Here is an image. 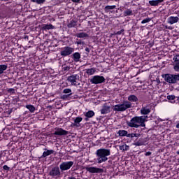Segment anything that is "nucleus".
<instances>
[{"mask_svg": "<svg viewBox=\"0 0 179 179\" xmlns=\"http://www.w3.org/2000/svg\"><path fill=\"white\" fill-rule=\"evenodd\" d=\"M146 117L145 116H135L130 120V121L127 122V126L130 128H139L140 127H146Z\"/></svg>", "mask_w": 179, "mask_h": 179, "instance_id": "obj_1", "label": "nucleus"}, {"mask_svg": "<svg viewBox=\"0 0 179 179\" xmlns=\"http://www.w3.org/2000/svg\"><path fill=\"white\" fill-rule=\"evenodd\" d=\"M110 155H111V151L110 150V149H106V148L98 149L96 151L97 163H99V164H101V163H106V162L108 160V158L107 157L110 156Z\"/></svg>", "mask_w": 179, "mask_h": 179, "instance_id": "obj_2", "label": "nucleus"}, {"mask_svg": "<svg viewBox=\"0 0 179 179\" xmlns=\"http://www.w3.org/2000/svg\"><path fill=\"white\" fill-rule=\"evenodd\" d=\"M132 107V103L128 101H124L122 103H119L113 106V110L115 113H122L127 111L128 108Z\"/></svg>", "mask_w": 179, "mask_h": 179, "instance_id": "obj_3", "label": "nucleus"}, {"mask_svg": "<svg viewBox=\"0 0 179 179\" xmlns=\"http://www.w3.org/2000/svg\"><path fill=\"white\" fill-rule=\"evenodd\" d=\"M117 134L121 137L127 136V138H130L131 141H138V138L141 136L139 133H129L127 130H119Z\"/></svg>", "mask_w": 179, "mask_h": 179, "instance_id": "obj_4", "label": "nucleus"}, {"mask_svg": "<svg viewBox=\"0 0 179 179\" xmlns=\"http://www.w3.org/2000/svg\"><path fill=\"white\" fill-rule=\"evenodd\" d=\"M162 77L164 79L165 82L171 85L179 82V74H162Z\"/></svg>", "mask_w": 179, "mask_h": 179, "instance_id": "obj_5", "label": "nucleus"}, {"mask_svg": "<svg viewBox=\"0 0 179 179\" xmlns=\"http://www.w3.org/2000/svg\"><path fill=\"white\" fill-rule=\"evenodd\" d=\"M80 77L79 74H73L68 77L67 80L70 83H71L72 86H79L80 83H79V80Z\"/></svg>", "mask_w": 179, "mask_h": 179, "instance_id": "obj_6", "label": "nucleus"}, {"mask_svg": "<svg viewBox=\"0 0 179 179\" xmlns=\"http://www.w3.org/2000/svg\"><path fill=\"white\" fill-rule=\"evenodd\" d=\"M73 51H75V49L73 48L65 46L62 48L60 55H62V57H68L71 55L72 52H73Z\"/></svg>", "mask_w": 179, "mask_h": 179, "instance_id": "obj_7", "label": "nucleus"}, {"mask_svg": "<svg viewBox=\"0 0 179 179\" xmlns=\"http://www.w3.org/2000/svg\"><path fill=\"white\" fill-rule=\"evenodd\" d=\"M91 83L93 85H99L100 83H104L106 82V78H104V76H94L91 80Z\"/></svg>", "mask_w": 179, "mask_h": 179, "instance_id": "obj_8", "label": "nucleus"}, {"mask_svg": "<svg viewBox=\"0 0 179 179\" xmlns=\"http://www.w3.org/2000/svg\"><path fill=\"white\" fill-rule=\"evenodd\" d=\"M72 166H73V162H64L59 165V169L61 171H66V170H69Z\"/></svg>", "mask_w": 179, "mask_h": 179, "instance_id": "obj_9", "label": "nucleus"}, {"mask_svg": "<svg viewBox=\"0 0 179 179\" xmlns=\"http://www.w3.org/2000/svg\"><path fill=\"white\" fill-rule=\"evenodd\" d=\"M49 176H50V177H52L53 178H57V177H59V176H61V171H59V167L55 166L52 168V169L49 172Z\"/></svg>", "mask_w": 179, "mask_h": 179, "instance_id": "obj_10", "label": "nucleus"}, {"mask_svg": "<svg viewBox=\"0 0 179 179\" xmlns=\"http://www.w3.org/2000/svg\"><path fill=\"white\" fill-rule=\"evenodd\" d=\"M69 132L66 130H64L62 128L56 127L55 129V132L53 134L58 136H64L65 135H68Z\"/></svg>", "mask_w": 179, "mask_h": 179, "instance_id": "obj_11", "label": "nucleus"}, {"mask_svg": "<svg viewBox=\"0 0 179 179\" xmlns=\"http://www.w3.org/2000/svg\"><path fill=\"white\" fill-rule=\"evenodd\" d=\"M85 170L88 171V173H92V174L98 173H103L104 170L101 168H96V167H86Z\"/></svg>", "mask_w": 179, "mask_h": 179, "instance_id": "obj_12", "label": "nucleus"}, {"mask_svg": "<svg viewBox=\"0 0 179 179\" xmlns=\"http://www.w3.org/2000/svg\"><path fill=\"white\" fill-rule=\"evenodd\" d=\"M164 2V0H150L148 3L150 6H159V3Z\"/></svg>", "mask_w": 179, "mask_h": 179, "instance_id": "obj_13", "label": "nucleus"}, {"mask_svg": "<svg viewBox=\"0 0 179 179\" xmlns=\"http://www.w3.org/2000/svg\"><path fill=\"white\" fill-rule=\"evenodd\" d=\"M72 59L74 61V62H79L80 61V53L76 52L71 55Z\"/></svg>", "mask_w": 179, "mask_h": 179, "instance_id": "obj_14", "label": "nucleus"}, {"mask_svg": "<svg viewBox=\"0 0 179 179\" xmlns=\"http://www.w3.org/2000/svg\"><path fill=\"white\" fill-rule=\"evenodd\" d=\"M41 158L47 157V156H50V155H54V150H47V148L44 149Z\"/></svg>", "mask_w": 179, "mask_h": 179, "instance_id": "obj_15", "label": "nucleus"}, {"mask_svg": "<svg viewBox=\"0 0 179 179\" xmlns=\"http://www.w3.org/2000/svg\"><path fill=\"white\" fill-rule=\"evenodd\" d=\"M76 37L78 38H86V37H89V34H87L86 32L76 33Z\"/></svg>", "mask_w": 179, "mask_h": 179, "instance_id": "obj_16", "label": "nucleus"}, {"mask_svg": "<svg viewBox=\"0 0 179 179\" xmlns=\"http://www.w3.org/2000/svg\"><path fill=\"white\" fill-rule=\"evenodd\" d=\"M83 121V118L80 117H77L74 119L73 127H79V124Z\"/></svg>", "mask_w": 179, "mask_h": 179, "instance_id": "obj_17", "label": "nucleus"}, {"mask_svg": "<svg viewBox=\"0 0 179 179\" xmlns=\"http://www.w3.org/2000/svg\"><path fill=\"white\" fill-rule=\"evenodd\" d=\"M145 138H139L137 141L134 143L135 146H143L145 145Z\"/></svg>", "mask_w": 179, "mask_h": 179, "instance_id": "obj_18", "label": "nucleus"}, {"mask_svg": "<svg viewBox=\"0 0 179 179\" xmlns=\"http://www.w3.org/2000/svg\"><path fill=\"white\" fill-rule=\"evenodd\" d=\"M110 113V106L104 105L101 110V114H108Z\"/></svg>", "mask_w": 179, "mask_h": 179, "instance_id": "obj_19", "label": "nucleus"}, {"mask_svg": "<svg viewBox=\"0 0 179 179\" xmlns=\"http://www.w3.org/2000/svg\"><path fill=\"white\" fill-rule=\"evenodd\" d=\"M128 100L131 103H136V101H138V97L136 95H129L128 96Z\"/></svg>", "mask_w": 179, "mask_h": 179, "instance_id": "obj_20", "label": "nucleus"}, {"mask_svg": "<svg viewBox=\"0 0 179 179\" xmlns=\"http://www.w3.org/2000/svg\"><path fill=\"white\" fill-rule=\"evenodd\" d=\"M85 117H87V118H92L93 117H94V111L93 110H89L87 112H85L84 113Z\"/></svg>", "mask_w": 179, "mask_h": 179, "instance_id": "obj_21", "label": "nucleus"}, {"mask_svg": "<svg viewBox=\"0 0 179 179\" xmlns=\"http://www.w3.org/2000/svg\"><path fill=\"white\" fill-rule=\"evenodd\" d=\"M141 113L143 115H148V114L150 113V109L146 108H142L141 110Z\"/></svg>", "mask_w": 179, "mask_h": 179, "instance_id": "obj_22", "label": "nucleus"}, {"mask_svg": "<svg viewBox=\"0 0 179 179\" xmlns=\"http://www.w3.org/2000/svg\"><path fill=\"white\" fill-rule=\"evenodd\" d=\"M42 29L43 30H52V29H54V27L51 24H43Z\"/></svg>", "mask_w": 179, "mask_h": 179, "instance_id": "obj_23", "label": "nucleus"}, {"mask_svg": "<svg viewBox=\"0 0 179 179\" xmlns=\"http://www.w3.org/2000/svg\"><path fill=\"white\" fill-rule=\"evenodd\" d=\"M177 22H178V17H169V23H171V24H174V23H177Z\"/></svg>", "mask_w": 179, "mask_h": 179, "instance_id": "obj_24", "label": "nucleus"}, {"mask_svg": "<svg viewBox=\"0 0 179 179\" xmlns=\"http://www.w3.org/2000/svg\"><path fill=\"white\" fill-rule=\"evenodd\" d=\"M167 99L169 100L172 103H176V96L175 95H168Z\"/></svg>", "mask_w": 179, "mask_h": 179, "instance_id": "obj_25", "label": "nucleus"}, {"mask_svg": "<svg viewBox=\"0 0 179 179\" xmlns=\"http://www.w3.org/2000/svg\"><path fill=\"white\" fill-rule=\"evenodd\" d=\"M63 93H65L66 94H67L66 95V97H69V96H72V90L69 88H66L63 90Z\"/></svg>", "mask_w": 179, "mask_h": 179, "instance_id": "obj_26", "label": "nucleus"}, {"mask_svg": "<svg viewBox=\"0 0 179 179\" xmlns=\"http://www.w3.org/2000/svg\"><path fill=\"white\" fill-rule=\"evenodd\" d=\"M76 26V21L72 20L68 24L67 27H69V29H72V27H75Z\"/></svg>", "mask_w": 179, "mask_h": 179, "instance_id": "obj_27", "label": "nucleus"}, {"mask_svg": "<svg viewBox=\"0 0 179 179\" xmlns=\"http://www.w3.org/2000/svg\"><path fill=\"white\" fill-rule=\"evenodd\" d=\"M26 108H27L30 113H34L36 111V108L33 105H27Z\"/></svg>", "mask_w": 179, "mask_h": 179, "instance_id": "obj_28", "label": "nucleus"}, {"mask_svg": "<svg viewBox=\"0 0 179 179\" xmlns=\"http://www.w3.org/2000/svg\"><path fill=\"white\" fill-rule=\"evenodd\" d=\"M8 69V65L1 64L0 65V75H2L4 71H6Z\"/></svg>", "mask_w": 179, "mask_h": 179, "instance_id": "obj_29", "label": "nucleus"}, {"mask_svg": "<svg viewBox=\"0 0 179 179\" xmlns=\"http://www.w3.org/2000/svg\"><path fill=\"white\" fill-rule=\"evenodd\" d=\"M115 8H117V6H106L105 7V11L110 12V10H113V9H115Z\"/></svg>", "mask_w": 179, "mask_h": 179, "instance_id": "obj_30", "label": "nucleus"}, {"mask_svg": "<svg viewBox=\"0 0 179 179\" xmlns=\"http://www.w3.org/2000/svg\"><path fill=\"white\" fill-rule=\"evenodd\" d=\"M124 16H132V10L127 9L124 11Z\"/></svg>", "mask_w": 179, "mask_h": 179, "instance_id": "obj_31", "label": "nucleus"}, {"mask_svg": "<svg viewBox=\"0 0 179 179\" xmlns=\"http://www.w3.org/2000/svg\"><path fill=\"white\" fill-rule=\"evenodd\" d=\"M96 70L94 69H88L86 70L87 75H94Z\"/></svg>", "mask_w": 179, "mask_h": 179, "instance_id": "obj_32", "label": "nucleus"}, {"mask_svg": "<svg viewBox=\"0 0 179 179\" xmlns=\"http://www.w3.org/2000/svg\"><path fill=\"white\" fill-rule=\"evenodd\" d=\"M31 2L38 3V5H41V3H44L45 2V0H31Z\"/></svg>", "mask_w": 179, "mask_h": 179, "instance_id": "obj_33", "label": "nucleus"}, {"mask_svg": "<svg viewBox=\"0 0 179 179\" xmlns=\"http://www.w3.org/2000/svg\"><path fill=\"white\" fill-rule=\"evenodd\" d=\"M173 69L176 72H179V62L173 64Z\"/></svg>", "mask_w": 179, "mask_h": 179, "instance_id": "obj_34", "label": "nucleus"}, {"mask_svg": "<svg viewBox=\"0 0 179 179\" xmlns=\"http://www.w3.org/2000/svg\"><path fill=\"white\" fill-rule=\"evenodd\" d=\"M150 20H152V19H150V17H147L141 21V24H145V23H149V22H150Z\"/></svg>", "mask_w": 179, "mask_h": 179, "instance_id": "obj_35", "label": "nucleus"}, {"mask_svg": "<svg viewBox=\"0 0 179 179\" xmlns=\"http://www.w3.org/2000/svg\"><path fill=\"white\" fill-rule=\"evenodd\" d=\"M128 149H129V146L127 145L120 146V150H128Z\"/></svg>", "mask_w": 179, "mask_h": 179, "instance_id": "obj_36", "label": "nucleus"}, {"mask_svg": "<svg viewBox=\"0 0 179 179\" xmlns=\"http://www.w3.org/2000/svg\"><path fill=\"white\" fill-rule=\"evenodd\" d=\"M76 44H77V45H85V41H82V40H78L76 42Z\"/></svg>", "mask_w": 179, "mask_h": 179, "instance_id": "obj_37", "label": "nucleus"}, {"mask_svg": "<svg viewBox=\"0 0 179 179\" xmlns=\"http://www.w3.org/2000/svg\"><path fill=\"white\" fill-rule=\"evenodd\" d=\"M173 59L175 63H179V55H176Z\"/></svg>", "mask_w": 179, "mask_h": 179, "instance_id": "obj_38", "label": "nucleus"}, {"mask_svg": "<svg viewBox=\"0 0 179 179\" xmlns=\"http://www.w3.org/2000/svg\"><path fill=\"white\" fill-rule=\"evenodd\" d=\"M124 33V29H121L120 31H118L117 32H115V36H121Z\"/></svg>", "mask_w": 179, "mask_h": 179, "instance_id": "obj_39", "label": "nucleus"}, {"mask_svg": "<svg viewBox=\"0 0 179 179\" xmlns=\"http://www.w3.org/2000/svg\"><path fill=\"white\" fill-rule=\"evenodd\" d=\"M8 93H10L11 94H15V89H13V88H9V89L8 90Z\"/></svg>", "mask_w": 179, "mask_h": 179, "instance_id": "obj_40", "label": "nucleus"}, {"mask_svg": "<svg viewBox=\"0 0 179 179\" xmlns=\"http://www.w3.org/2000/svg\"><path fill=\"white\" fill-rule=\"evenodd\" d=\"M3 170H5L6 171H9V170H10V168L8 166V165H4L3 166Z\"/></svg>", "mask_w": 179, "mask_h": 179, "instance_id": "obj_41", "label": "nucleus"}, {"mask_svg": "<svg viewBox=\"0 0 179 179\" xmlns=\"http://www.w3.org/2000/svg\"><path fill=\"white\" fill-rule=\"evenodd\" d=\"M64 71H69V69H71V67H69V66H66L63 67Z\"/></svg>", "mask_w": 179, "mask_h": 179, "instance_id": "obj_42", "label": "nucleus"}, {"mask_svg": "<svg viewBox=\"0 0 179 179\" xmlns=\"http://www.w3.org/2000/svg\"><path fill=\"white\" fill-rule=\"evenodd\" d=\"M150 155H152V152L148 151L145 154V156H150Z\"/></svg>", "mask_w": 179, "mask_h": 179, "instance_id": "obj_43", "label": "nucleus"}, {"mask_svg": "<svg viewBox=\"0 0 179 179\" xmlns=\"http://www.w3.org/2000/svg\"><path fill=\"white\" fill-rule=\"evenodd\" d=\"M71 1L76 3H79V2H80V0H71Z\"/></svg>", "mask_w": 179, "mask_h": 179, "instance_id": "obj_44", "label": "nucleus"}, {"mask_svg": "<svg viewBox=\"0 0 179 179\" xmlns=\"http://www.w3.org/2000/svg\"><path fill=\"white\" fill-rule=\"evenodd\" d=\"M24 38L26 41H29V36L26 35Z\"/></svg>", "mask_w": 179, "mask_h": 179, "instance_id": "obj_45", "label": "nucleus"}, {"mask_svg": "<svg viewBox=\"0 0 179 179\" xmlns=\"http://www.w3.org/2000/svg\"><path fill=\"white\" fill-rule=\"evenodd\" d=\"M85 50L86 51V52H90V49L89 48H85Z\"/></svg>", "mask_w": 179, "mask_h": 179, "instance_id": "obj_46", "label": "nucleus"}, {"mask_svg": "<svg viewBox=\"0 0 179 179\" xmlns=\"http://www.w3.org/2000/svg\"><path fill=\"white\" fill-rule=\"evenodd\" d=\"M176 103H179V96H176Z\"/></svg>", "mask_w": 179, "mask_h": 179, "instance_id": "obj_47", "label": "nucleus"}, {"mask_svg": "<svg viewBox=\"0 0 179 179\" xmlns=\"http://www.w3.org/2000/svg\"><path fill=\"white\" fill-rule=\"evenodd\" d=\"M158 121H159V122H163V119H162V118H158Z\"/></svg>", "mask_w": 179, "mask_h": 179, "instance_id": "obj_48", "label": "nucleus"}, {"mask_svg": "<svg viewBox=\"0 0 179 179\" xmlns=\"http://www.w3.org/2000/svg\"><path fill=\"white\" fill-rule=\"evenodd\" d=\"M89 118H90V117H86L85 118V121H89Z\"/></svg>", "mask_w": 179, "mask_h": 179, "instance_id": "obj_49", "label": "nucleus"}, {"mask_svg": "<svg viewBox=\"0 0 179 179\" xmlns=\"http://www.w3.org/2000/svg\"><path fill=\"white\" fill-rule=\"evenodd\" d=\"M176 154H177V155H179V150H178V151L176 152Z\"/></svg>", "mask_w": 179, "mask_h": 179, "instance_id": "obj_50", "label": "nucleus"}, {"mask_svg": "<svg viewBox=\"0 0 179 179\" xmlns=\"http://www.w3.org/2000/svg\"><path fill=\"white\" fill-rule=\"evenodd\" d=\"M0 157H1V154H0Z\"/></svg>", "mask_w": 179, "mask_h": 179, "instance_id": "obj_51", "label": "nucleus"}]
</instances>
